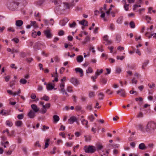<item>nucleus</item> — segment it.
Wrapping results in <instances>:
<instances>
[{
  "label": "nucleus",
  "mask_w": 156,
  "mask_h": 156,
  "mask_svg": "<svg viewBox=\"0 0 156 156\" xmlns=\"http://www.w3.org/2000/svg\"><path fill=\"white\" fill-rule=\"evenodd\" d=\"M156 129V123L153 121H150L146 126V130L149 133H151Z\"/></svg>",
  "instance_id": "nucleus-1"
},
{
  "label": "nucleus",
  "mask_w": 156,
  "mask_h": 156,
  "mask_svg": "<svg viewBox=\"0 0 156 156\" xmlns=\"http://www.w3.org/2000/svg\"><path fill=\"white\" fill-rule=\"evenodd\" d=\"M84 150L87 153H93L97 150V147L94 146H85L84 147Z\"/></svg>",
  "instance_id": "nucleus-2"
},
{
  "label": "nucleus",
  "mask_w": 156,
  "mask_h": 156,
  "mask_svg": "<svg viewBox=\"0 0 156 156\" xmlns=\"http://www.w3.org/2000/svg\"><path fill=\"white\" fill-rule=\"evenodd\" d=\"M65 87V83H60L58 85V89L60 93L62 94L63 95L65 94L66 96L68 97L69 95L66 92Z\"/></svg>",
  "instance_id": "nucleus-3"
},
{
  "label": "nucleus",
  "mask_w": 156,
  "mask_h": 156,
  "mask_svg": "<svg viewBox=\"0 0 156 156\" xmlns=\"http://www.w3.org/2000/svg\"><path fill=\"white\" fill-rule=\"evenodd\" d=\"M19 4V3L18 2H17L16 1H14L8 6V7L11 10H14L17 8Z\"/></svg>",
  "instance_id": "nucleus-4"
},
{
  "label": "nucleus",
  "mask_w": 156,
  "mask_h": 156,
  "mask_svg": "<svg viewBox=\"0 0 156 156\" xmlns=\"http://www.w3.org/2000/svg\"><path fill=\"white\" fill-rule=\"evenodd\" d=\"M43 46L45 47V45L44 44H42L40 42H38L35 44L34 47V48L35 51L39 50L40 49V47Z\"/></svg>",
  "instance_id": "nucleus-5"
},
{
  "label": "nucleus",
  "mask_w": 156,
  "mask_h": 156,
  "mask_svg": "<svg viewBox=\"0 0 156 156\" xmlns=\"http://www.w3.org/2000/svg\"><path fill=\"white\" fill-rule=\"evenodd\" d=\"M70 82L75 86H77L80 84L79 80L74 78H72L70 80Z\"/></svg>",
  "instance_id": "nucleus-6"
},
{
  "label": "nucleus",
  "mask_w": 156,
  "mask_h": 156,
  "mask_svg": "<svg viewBox=\"0 0 156 156\" xmlns=\"http://www.w3.org/2000/svg\"><path fill=\"white\" fill-rule=\"evenodd\" d=\"M46 88L48 91H51L53 89L56 90L57 89L55 88L54 85L51 83H49L47 86L46 87Z\"/></svg>",
  "instance_id": "nucleus-7"
},
{
  "label": "nucleus",
  "mask_w": 156,
  "mask_h": 156,
  "mask_svg": "<svg viewBox=\"0 0 156 156\" xmlns=\"http://www.w3.org/2000/svg\"><path fill=\"white\" fill-rule=\"evenodd\" d=\"M44 34L46 37L48 38H51L52 37L51 34L50 30H46L44 31Z\"/></svg>",
  "instance_id": "nucleus-8"
},
{
  "label": "nucleus",
  "mask_w": 156,
  "mask_h": 156,
  "mask_svg": "<svg viewBox=\"0 0 156 156\" xmlns=\"http://www.w3.org/2000/svg\"><path fill=\"white\" fill-rule=\"evenodd\" d=\"M103 39L104 41L105 42L104 43L106 45H108L110 44L111 43V41L109 40L108 39V36L107 35H105L104 36Z\"/></svg>",
  "instance_id": "nucleus-9"
},
{
  "label": "nucleus",
  "mask_w": 156,
  "mask_h": 156,
  "mask_svg": "<svg viewBox=\"0 0 156 156\" xmlns=\"http://www.w3.org/2000/svg\"><path fill=\"white\" fill-rule=\"evenodd\" d=\"M77 119L75 116L71 117L68 120V122L70 124H72L74 122H76Z\"/></svg>",
  "instance_id": "nucleus-10"
},
{
  "label": "nucleus",
  "mask_w": 156,
  "mask_h": 156,
  "mask_svg": "<svg viewBox=\"0 0 156 156\" xmlns=\"http://www.w3.org/2000/svg\"><path fill=\"white\" fill-rule=\"evenodd\" d=\"M69 20L67 18H65L60 20L59 23L60 25L62 26H65L69 21Z\"/></svg>",
  "instance_id": "nucleus-11"
},
{
  "label": "nucleus",
  "mask_w": 156,
  "mask_h": 156,
  "mask_svg": "<svg viewBox=\"0 0 156 156\" xmlns=\"http://www.w3.org/2000/svg\"><path fill=\"white\" fill-rule=\"evenodd\" d=\"M31 106L33 111L35 113H37L39 111V108H38L36 105L35 104H32L31 105Z\"/></svg>",
  "instance_id": "nucleus-12"
},
{
  "label": "nucleus",
  "mask_w": 156,
  "mask_h": 156,
  "mask_svg": "<svg viewBox=\"0 0 156 156\" xmlns=\"http://www.w3.org/2000/svg\"><path fill=\"white\" fill-rule=\"evenodd\" d=\"M35 113L33 110H30L28 113L27 115L30 118L33 119L36 116Z\"/></svg>",
  "instance_id": "nucleus-13"
},
{
  "label": "nucleus",
  "mask_w": 156,
  "mask_h": 156,
  "mask_svg": "<svg viewBox=\"0 0 156 156\" xmlns=\"http://www.w3.org/2000/svg\"><path fill=\"white\" fill-rule=\"evenodd\" d=\"M82 124L85 126L87 128L88 127V121L85 120L84 119H82L81 118L80 119Z\"/></svg>",
  "instance_id": "nucleus-14"
},
{
  "label": "nucleus",
  "mask_w": 156,
  "mask_h": 156,
  "mask_svg": "<svg viewBox=\"0 0 156 156\" xmlns=\"http://www.w3.org/2000/svg\"><path fill=\"white\" fill-rule=\"evenodd\" d=\"M74 1V0H72V3H64V4L65 5L67 9H69L70 7L74 6V4L73 3Z\"/></svg>",
  "instance_id": "nucleus-15"
},
{
  "label": "nucleus",
  "mask_w": 156,
  "mask_h": 156,
  "mask_svg": "<svg viewBox=\"0 0 156 156\" xmlns=\"http://www.w3.org/2000/svg\"><path fill=\"white\" fill-rule=\"evenodd\" d=\"M125 91L123 89H121L120 90L117 91V94H120L121 96L122 97L125 96Z\"/></svg>",
  "instance_id": "nucleus-16"
},
{
  "label": "nucleus",
  "mask_w": 156,
  "mask_h": 156,
  "mask_svg": "<svg viewBox=\"0 0 156 156\" xmlns=\"http://www.w3.org/2000/svg\"><path fill=\"white\" fill-rule=\"evenodd\" d=\"M99 69H98L97 70V72L95 73V76H92L91 77V78L93 81H95V79H96L97 78L98 76L99 75Z\"/></svg>",
  "instance_id": "nucleus-17"
},
{
  "label": "nucleus",
  "mask_w": 156,
  "mask_h": 156,
  "mask_svg": "<svg viewBox=\"0 0 156 156\" xmlns=\"http://www.w3.org/2000/svg\"><path fill=\"white\" fill-rule=\"evenodd\" d=\"M79 23L82 25L87 26L88 25V22L85 20H83L79 22Z\"/></svg>",
  "instance_id": "nucleus-18"
},
{
  "label": "nucleus",
  "mask_w": 156,
  "mask_h": 156,
  "mask_svg": "<svg viewBox=\"0 0 156 156\" xmlns=\"http://www.w3.org/2000/svg\"><path fill=\"white\" fill-rule=\"evenodd\" d=\"M23 24V21L21 20H17L16 22V25L17 27H20Z\"/></svg>",
  "instance_id": "nucleus-19"
},
{
  "label": "nucleus",
  "mask_w": 156,
  "mask_h": 156,
  "mask_svg": "<svg viewBox=\"0 0 156 156\" xmlns=\"http://www.w3.org/2000/svg\"><path fill=\"white\" fill-rule=\"evenodd\" d=\"M75 70L76 73H80V76H82L83 75V70L80 68H76L75 69Z\"/></svg>",
  "instance_id": "nucleus-20"
},
{
  "label": "nucleus",
  "mask_w": 156,
  "mask_h": 156,
  "mask_svg": "<svg viewBox=\"0 0 156 156\" xmlns=\"http://www.w3.org/2000/svg\"><path fill=\"white\" fill-rule=\"evenodd\" d=\"M83 58L82 55H79L76 58V60L77 62L81 63L83 61Z\"/></svg>",
  "instance_id": "nucleus-21"
},
{
  "label": "nucleus",
  "mask_w": 156,
  "mask_h": 156,
  "mask_svg": "<svg viewBox=\"0 0 156 156\" xmlns=\"http://www.w3.org/2000/svg\"><path fill=\"white\" fill-rule=\"evenodd\" d=\"M98 96L99 100H103L105 97L104 94L102 92H100L98 93Z\"/></svg>",
  "instance_id": "nucleus-22"
},
{
  "label": "nucleus",
  "mask_w": 156,
  "mask_h": 156,
  "mask_svg": "<svg viewBox=\"0 0 156 156\" xmlns=\"http://www.w3.org/2000/svg\"><path fill=\"white\" fill-rule=\"evenodd\" d=\"M42 108L40 110V112L41 113L44 114L46 112L47 109L45 107L44 105H42Z\"/></svg>",
  "instance_id": "nucleus-23"
},
{
  "label": "nucleus",
  "mask_w": 156,
  "mask_h": 156,
  "mask_svg": "<svg viewBox=\"0 0 156 156\" xmlns=\"http://www.w3.org/2000/svg\"><path fill=\"white\" fill-rule=\"evenodd\" d=\"M139 148L141 150H144L147 148V147L145 146L144 143H141L139 145Z\"/></svg>",
  "instance_id": "nucleus-24"
},
{
  "label": "nucleus",
  "mask_w": 156,
  "mask_h": 156,
  "mask_svg": "<svg viewBox=\"0 0 156 156\" xmlns=\"http://www.w3.org/2000/svg\"><path fill=\"white\" fill-rule=\"evenodd\" d=\"M149 63V61L147 60H145L142 66V68L143 69H144L147 66Z\"/></svg>",
  "instance_id": "nucleus-25"
},
{
  "label": "nucleus",
  "mask_w": 156,
  "mask_h": 156,
  "mask_svg": "<svg viewBox=\"0 0 156 156\" xmlns=\"http://www.w3.org/2000/svg\"><path fill=\"white\" fill-rule=\"evenodd\" d=\"M54 121L57 123L59 120V117L58 116L56 115H54L53 117Z\"/></svg>",
  "instance_id": "nucleus-26"
},
{
  "label": "nucleus",
  "mask_w": 156,
  "mask_h": 156,
  "mask_svg": "<svg viewBox=\"0 0 156 156\" xmlns=\"http://www.w3.org/2000/svg\"><path fill=\"white\" fill-rule=\"evenodd\" d=\"M22 124L23 122L21 121H17L15 123L16 126L18 127H21Z\"/></svg>",
  "instance_id": "nucleus-27"
},
{
  "label": "nucleus",
  "mask_w": 156,
  "mask_h": 156,
  "mask_svg": "<svg viewBox=\"0 0 156 156\" xmlns=\"http://www.w3.org/2000/svg\"><path fill=\"white\" fill-rule=\"evenodd\" d=\"M30 25L32 26H33L35 28L38 27V26L36 24V22L35 21H30Z\"/></svg>",
  "instance_id": "nucleus-28"
},
{
  "label": "nucleus",
  "mask_w": 156,
  "mask_h": 156,
  "mask_svg": "<svg viewBox=\"0 0 156 156\" xmlns=\"http://www.w3.org/2000/svg\"><path fill=\"white\" fill-rule=\"evenodd\" d=\"M41 99L44 100L46 101H48L49 100V98L46 95H44V96L41 98Z\"/></svg>",
  "instance_id": "nucleus-29"
},
{
  "label": "nucleus",
  "mask_w": 156,
  "mask_h": 156,
  "mask_svg": "<svg viewBox=\"0 0 156 156\" xmlns=\"http://www.w3.org/2000/svg\"><path fill=\"white\" fill-rule=\"evenodd\" d=\"M6 125L10 127H11L13 125V124L12 122L9 120H7L5 122Z\"/></svg>",
  "instance_id": "nucleus-30"
},
{
  "label": "nucleus",
  "mask_w": 156,
  "mask_h": 156,
  "mask_svg": "<svg viewBox=\"0 0 156 156\" xmlns=\"http://www.w3.org/2000/svg\"><path fill=\"white\" fill-rule=\"evenodd\" d=\"M72 88V86H68L67 87L66 90L69 92H73Z\"/></svg>",
  "instance_id": "nucleus-31"
},
{
  "label": "nucleus",
  "mask_w": 156,
  "mask_h": 156,
  "mask_svg": "<svg viewBox=\"0 0 156 156\" xmlns=\"http://www.w3.org/2000/svg\"><path fill=\"white\" fill-rule=\"evenodd\" d=\"M20 83L23 84H25L27 83V80L24 79L22 78L20 81Z\"/></svg>",
  "instance_id": "nucleus-32"
},
{
  "label": "nucleus",
  "mask_w": 156,
  "mask_h": 156,
  "mask_svg": "<svg viewBox=\"0 0 156 156\" xmlns=\"http://www.w3.org/2000/svg\"><path fill=\"white\" fill-rule=\"evenodd\" d=\"M123 18L122 16H120V17L118 18L117 20V22L118 23H121Z\"/></svg>",
  "instance_id": "nucleus-33"
},
{
  "label": "nucleus",
  "mask_w": 156,
  "mask_h": 156,
  "mask_svg": "<svg viewBox=\"0 0 156 156\" xmlns=\"http://www.w3.org/2000/svg\"><path fill=\"white\" fill-rule=\"evenodd\" d=\"M89 96L90 98H93L95 96V92L93 91H90L89 94Z\"/></svg>",
  "instance_id": "nucleus-34"
},
{
  "label": "nucleus",
  "mask_w": 156,
  "mask_h": 156,
  "mask_svg": "<svg viewBox=\"0 0 156 156\" xmlns=\"http://www.w3.org/2000/svg\"><path fill=\"white\" fill-rule=\"evenodd\" d=\"M121 37L119 35H117L116 36V41L117 43L121 41Z\"/></svg>",
  "instance_id": "nucleus-35"
},
{
  "label": "nucleus",
  "mask_w": 156,
  "mask_h": 156,
  "mask_svg": "<svg viewBox=\"0 0 156 156\" xmlns=\"http://www.w3.org/2000/svg\"><path fill=\"white\" fill-rule=\"evenodd\" d=\"M85 140L86 142H90L91 140V136H85Z\"/></svg>",
  "instance_id": "nucleus-36"
},
{
  "label": "nucleus",
  "mask_w": 156,
  "mask_h": 156,
  "mask_svg": "<svg viewBox=\"0 0 156 156\" xmlns=\"http://www.w3.org/2000/svg\"><path fill=\"white\" fill-rule=\"evenodd\" d=\"M26 60L27 62L30 63L33 60V59L32 58H26Z\"/></svg>",
  "instance_id": "nucleus-37"
},
{
  "label": "nucleus",
  "mask_w": 156,
  "mask_h": 156,
  "mask_svg": "<svg viewBox=\"0 0 156 156\" xmlns=\"http://www.w3.org/2000/svg\"><path fill=\"white\" fill-rule=\"evenodd\" d=\"M76 25V23L74 22L72 23H69V25L70 28H74L75 27Z\"/></svg>",
  "instance_id": "nucleus-38"
},
{
  "label": "nucleus",
  "mask_w": 156,
  "mask_h": 156,
  "mask_svg": "<svg viewBox=\"0 0 156 156\" xmlns=\"http://www.w3.org/2000/svg\"><path fill=\"white\" fill-rule=\"evenodd\" d=\"M7 92L9 94L11 95H13L14 96L16 95V92H13L11 90H7Z\"/></svg>",
  "instance_id": "nucleus-39"
},
{
  "label": "nucleus",
  "mask_w": 156,
  "mask_h": 156,
  "mask_svg": "<svg viewBox=\"0 0 156 156\" xmlns=\"http://www.w3.org/2000/svg\"><path fill=\"white\" fill-rule=\"evenodd\" d=\"M129 25L131 28H134L135 27V25L134 22L133 21L129 23Z\"/></svg>",
  "instance_id": "nucleus-40"
},
{
  "label": "nucleus",
  "mask_w": 156,
  "mask_h": 156,
  "mask_svg": "<svg viewBox=\"0 0 156 156\" xmlns=\"http://www.w3.org/2000/svg\"><path fill=\"white\" fill-rule=\"evenodd\" d=\"M100 12L101 13L100 17L102 18H104L105 16V11H100Z\"/></svg>",
  "instance_id": "nucleus-41"
},
{
  "label": "nucleus",
  "mask_w": 156,
  "mask_h": 156,
  "mask_svg": "<svg viewBox=\"0 0 156 156\" xmlns=\"http://www.w3.org/2000/svg\"><path fill=\"white\" fill-rule=\"evenodd\" d=\"M93 72V69L91 67H89L87 70V73H91Z\"/></svg>",
  "instance_id": "nucleus-42"
},
{
  "label": "nucleus",
  "mask_w": 156,
  "mask_h": 156,
  "mask_svg": "<svg viewBox=\"0 0 156 156\" xmlns=\"http://www.w3.org/2000/svg\"><path fill=\"white\" fill-rule=\"evenodd\" d=\"M129 5L128 4H126L125 5H124L123 7L125 9V10L126 11H127L129 10Z\"/></svg>",
  "instance_id": "nucleus-43"
},
{
  "label": "nucleus",
  "mask_w": 156,
  "mask_h": 156,
  "mask_svg": "<svg viewBox=\"0 0 156 156\" xmlns=\"http://www.w3.org/2000/svg\"><path fill=\"white\" fill-rule=\"evenodd\" d=\"M106 10V5L105 4L104 5L103 8L102 7L100 9V11H105Z\"/></svg>",
  "instance_id": "nucleus-44"
},
{
  "label": "nucleus",
  "mask_w": 156,
  "mask_h": 156,
  "mask_svg": "<svg viewBox=\"0 0 156 156\" xmlns=\"http://www.w3.org/2000/svg\"><path fill=\"white\" fill-rule=\"evenodd\" d=\"M8 30L12 32H13L15 31V30L13 27H9L8 28Z\"/></svg>",
  "instance_id": "nucleus-45"
},
{
  "label": "nucleus",
  "mask_w": 156,
  "mask_h": 156,
  "mask_svg": "<svg viewBox=\"0 0 156 156\" xmlns=\"http://www.w3.org/2000/svg\"><path fill=\"white\" fill-rule=\"evenodd\" d=\"M109 29L111 30H114L115 29L114 25L113 24H111L109 27Z\"/></svg>",
  "instance_id": "nucleus-46"
},
{
  "label": "nucleus",
  "mask_w": 156,
  "mask_h": 156,
  "mask_svg": "<svg viewBox=\"0 0 156 156\" xmlns=\"http://www.w3.org/2000/svg\"><path fill=\"white\" fill-rule=\"evenodd\" d=\"M17 117L19 119H22L23 118V115L22 114H19L17 115Z\"/></svg>",
  "instance_id": "nucleus-47"
},
{
  "label": "nucleus",
  "mask_w": 156,
  "mask_h": 156,
  "mask_svg": "<svg viewBox=\"0 0 156 156\" xmlns=\"http://www.w3.org/2000/svg\"><path fill=\"white\" fill-rule=\"evenodd\" d=\"M44 105L45 106V107L47 109L49 108L51 106V104L49 103H48L46 104L45 105Z\"/></svg>",
  "instance_id": "nucleus-48"
},
{
  "label": "nucleus",
  "mask_w": 156,
  "mask_h": 156,
  "mask_svg": "<svg viewBox=\"0 0 156 156\" xmlns=\"http://www.w3.org/2000/svg\"><path fill=\"white\" fill-rule=\"evenodd\" d=\"M133 50L135 51L136 53L138 55H141L140 52L138 49H137L136 50L135 49H133Z\"/></svg>",
  "instance_id": "nucleus-49"
},
{
  "label": "nucleus",
  "mask_w": 156,
  "mask_h": 156,
  "mask_svg": "<svg viewBox=\"0 0 156 156\" xmlns=\"http://www.w3.org/2000/svg\"><path fill=\"white\" fill-rule=\"evenodd\" d=\"M145 19L147 21V22L148 23H149V21L148 20H151V17L147 16H145Z\"/></svg>",
  "instance_id": "nucleus-50"
},
{
  "label": "nucleus",
  "mask_w": 156,
  "mask_h": 156,
  "mask_svg": "<svg viewBox=\"0 0 156 156\" xmlns=\"http://www.w3.org/2000/svg\"><path fill=\"white\" fill-rule=\"evenodd\" d=\"M73 143H70L67 142L66 143L65 145L67 147H71L73 146Z\"/></svg>",
  "instance_id": "nucleus-51"
},
{
  "label": "nucleus",
  "mask_w": 156,
  "mask_h": 156,
  "mask_svg": "<svg viewBox=\"0 0 156 156\" xmlns=\"http://www.w3.org/2000/svg\"><path fill=\"white\" fill-rule=\"evenodd\" d=\"M124 58V57L123 56H117V59L118 60L120 59L121 60H122Z\"/></svg>",
  "instance_id": "nucleus-52"
},
{
  "label": "nucleus",
  "mask_w": 156,
  "mask_h": 156,
  "mask_svg": "<svg viewBox=\"0 0 156 156\" xmlns=\"http://www.w3.org/2000/svg\"><path fill=\"white\" fill-rule=\"evenodd\" d=\"M30 97L32 99H34L36 98V95L35 94L33 93L31 94Z\"/></svg>",
  "instance_id": "nucleus-53"
},
{
  "label": "nucleus",
  "mask_w": 156,
  "mask_h": 156,
  "mask_svg": "<svg viewBox=\"0 0 156 156\" xmlns=\"http://www.w3.org/2000/svg\"><path fill=\"white\" fill-rule=\"evenodd\" d=\"M121 72V69L119 67H117L116 69V72L117 73H119Z\"/></svg>",
  "instance_id": "nucleus-54"
},
{
  "label": "nucleus",
  "mask_w": 156,
  "mask_h": 156,
  "mask_svg": "<svg viewBox=\"0 0 156 156\" xmlns=\"http://www.w3.org/2000/svg\"><path fill=\"white\" fill-rule=\"evenodd\" d=\"M132 84H133L134 83L135 84H136L137 83V80H135V78H133L132 80Z\"/></svg>",
  "instance_id": "nucleus-55"
},
{
  "label": "nucleus",
  "mask_w": 156,
  "mask_h": 156,
  "mask_svg": "<svg viewBox=\"0 0 156 156\" xmlns=\"http://www.w3.org/2000/svg\"><path fill=\"white\" fill-rule=\"evenodd\" d=\"M56 149V147H54L53 148V151L50 152V153L51 154H55L56 153L55 150Z\"/></svg>",
  "instance_id": "nucleus-56"
},
{
  "label": "nucleus",
  "mask_w": 156,
  "mask_h": 156,
  "mask_svg": "<svg viewBox=\"0 0 156 156\" xmlns=\"http://www.w3.org/2000/svg\"><path fill=\"white\" fill-rule=\"evenodd\" d=\"M12 41H14L16 43H18L19 42V40L18 39L16 38H15L14 39H12Z\"/></svg>",
  "instance_id": "nucleus-57"
},
{
  "label": "nucleus",
  "mask_w": 156,
  "mask_h": 156,
  "mask_svg": "<svg viewBox=\"0 0 156 156\" xmlns=\"http://www.w3.org/2000/svg\"><path fill=\"white\" fill-rule=\"evenodd\" d=\"M66 79V77L65 76L63 77L61 80V82L60 83H65V81Z\"/></svg>",
  "instance_id": "nucleus-58"
},
{
  "label": "nucleus",
  "mask_w": 156,
  "mask_h": 156,
  "mask_svg": "<svg viewBox=\"0 0 156 156\" xmlns=\"http://www.w3.org/2000/svg\"><path fill=\"white\" fill-rule=\"evenodd\" d=\"M0 113L3 115H5V114H6V112L5 111V110H1L0 112Z\"/></svg>",
  "instance_id": "nucleus-59"
},
{
  "label": "nucleus",
  "mask_w": 156,
  "mask_h": 156,
  "mask_svg": "<svg viewBox=\"0 0 156 156\" xmlns=\"http://www.w3.org/2000/svg\"><path fill=\"white\" fill-rule=\"evenodd\" d=\"M43 90V87L41 85H39L37 88L38 91H42Z\"/></svg>",
  "instance_id": "nucleus-60"
},
{
  "label": "nucleus",
  "mask_w": 156,
  "mask_h": 156,
  "mask_svg": "<svg viewBox=\"0 0 156 156\" xmlns=\"http://www.w3.org/2000/svg\"><path fill=\"white\" fill-rule=\"evenodd\" d=\"M34 145L35 146H37L38 147H41V145L40 144L39 141H37Z\"/></svg>",
  "instance_id": "nucleus-61"
},
{
  "label": "nucleus",
  "mask_w": 156,
  "mask_h": 156,
  "mask_svg": "<svg viewBox=\"0 0 156 156\" xmlns=\"http://www.w3.org/2000/svg\"><path fill=\"white\" fill-rule=\"evenodd\" d=\"M58 34L60 36L63 35L64 34V31L62 30L58 32Z\"/></svg>",
  "instance_id": "nucleus-62"
},
{
  "label": "nucleus",
  "mask_w": 156,
  "mask_h": 156,
  "mask_svg": "<svg viewBox=\"0 0 156 156\" xmlns=\"http://www.w3.org/2000/svg\"><path fill=\"white\" fill-rule=\"evenodd\" d=\"M97 150H100L102 148V146L100 144H98L97 146Z\"/></svg>",
  "instance_id": "nucleus-63"
},
{
  "label": "nucleus",
  "mask_w": 156,
  "mask_h": 156,
  "mask_svg": "<svg viewBox=\"0 0 156 156\" xmlns=\"http://www.w3.org/2000/svg\"><path fill=\"white\" fill-rule=\"evenodd\" d=\"M32 36L34 37H36L37 36V33L35 31H34L32 33Z\"/></svg>",
  "instance_id": "nucleus-64"
}]
</instances>
